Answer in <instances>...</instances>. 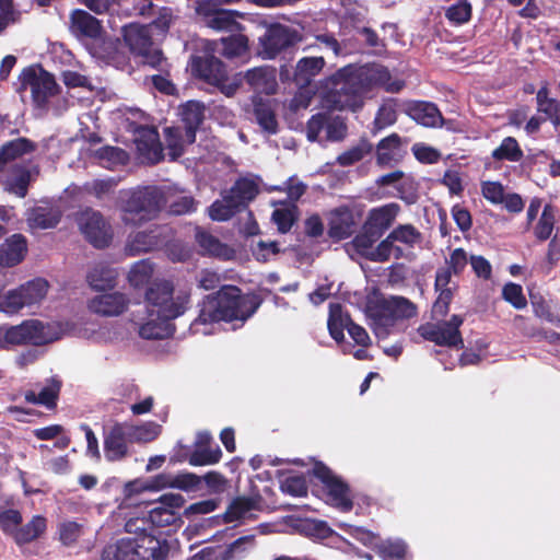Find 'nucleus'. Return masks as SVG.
Segmentation results:
<instances>
[{"mask_svg": "<svg viewBox=\"0 0 560 560\" xmlns=\"http://www.w3.org/2000/svg\"><path fill=\"white\" fill-rule=\"evenodd\" d=\"M257 293H243L237 285L225 284L199 303V314L194 325L215 324L220 322H246L262 304Z\"/></svg>", "mask_w": 560, "mask_h": 560, "instance_id": "f257e3e1", "label": "nucleus"}, {"mask_svg": "<svg viewBox=\"0 0 560 560\" xmlns=\"http://www.w3.org/2000/svg\"><path fill=\"white\" fill-rule=\"evenodd\" d=\"M390 79L388 69L381 65L355 67L348 65L339 69L332 81L338 89L331 93V102L337 109H351L363 105L362 97L374 86L384 85Z\"/></svg>", "mask_w": 560, "mask_h": 560, "instance_id": "f03ea898", "label": "nucleus"}, {"mask_svg": "<svg viewBox=\"0 0 560 560\" xmlns=\"http://www.w3.org/2000/svg\"><path fill=\"white\" fill-rule=\"evenodd\" d=\"M167 203L165 190L156 185L121 190L117 199L121 222L132 228H139L155 220Z\"/></svg>", "mask_w": 560, "mask_h": 560, "instance_id": "7ed1b4c3", "label": "nucleus"}, {"mask_svg": "<svg viewBox=\"0 0 560 560\" xmlns=\"http://www.w3.org/2000/svg\"><path fill=\"white\" fill-rule=\"evenodd\" d=\"M144 302L149 317L171 322L187 311L190 304V293L179 292L174 298L173 283L168 280H156L147 288Z\"/></svg>", "mask_w": 560, "mask_h": 560, "instance_id": "20e7f679", "label": "nucleus"}, {"mask_svg": "<svg viewBox=\"0 0 560 560\" xmlns=\"http://www.w3.org/2000/svg\"><path fill=\"white\" fill-rule=\"evenodd\" d=\"M399 210L400 207L395 202L372 208L368 212L361 231L352 240L355 250L366 257L375 248L374 244L393 225Z\"/></svg>", "mask_w": 560, "mask_h": 560, "instance_id": "39448f33", "label": "nucleus"}, {"mask_svg": "<svg viewBox=\"0 0 560 560\" xmlns=\"http://www.w3.org/2000/svg\"><path fill=\"white\" fill-rule=\"evenodd\" d=\"M258 194L259 186L254 179L238 177L222 196V200H215L210 206L209 215L213 221H228L236 213L244 211Z\"/></svg>", "mask_w": 560, "mask_h": 560, "instance_id": "423d86ee", "label": "nucleus"}, {"mask_svg": "<svg viewBox=\"0 0 560 560\" xmlns=\"http://www.w3.org/2000/svg\"><path fill=\"white\" fill-rule=\"evenodd\" d=\"M422 233L412 224H398L382 240L366 258L374 262H385L393 256L395 259L405 257L404 249L395 243H401L408 248H413L422 242Z\"/></svg>", "mask_w": 560, "mask_h": 560, "instance_id": "0eeeda50", "label": "nucleus"}, {"mask_svg": "<svg viewBox=\"0 0 560 560\" xmlns=\"http://www.w3.org/2000/svg\"><path fill=\"white\" fill-rule=\"evenodd\" d=\"M302 39L303 36L296 28L279 22L270 23L258 38V56L265 60H273L294 48Z\"/></svg>", "mask_w": 560, "mask_h": 560, "instance_id": "6e6552de", "label": "nucleus"}, {"mask_svg": "<svg viewBox=\"0 0 560 560\" xmlns=\"http://www.w3.org/2000/svg\"><path fill=\"white\" fill-rule=\"evenodd\" d=\"M122 37L131 54L141 57L144 65L163 70L165 58L162 50L154 47L151 31L148 26L140 24L124 26Z\"/></svg>", "mask_w": 560, "mask_h": 560, "instance_id": "1a4fd4ad", "label": "nucleus"}, {"mask_svg": "<svg viewBox=\"0 0 560 560\" xmlns=\"http://www.w3.org/2000/svg\"><path fill=\"white\" fill-rule=\"evenodd\" d=\"M19 79L22 88L26 89L28 86L31 89L32 101L37 108H46L49 98L60 92L54 74L42 66H38V68L33 66L24 68Z\"/></svg>", "mask_w": 560, "mask_h": 560, "instance_id": "9d476101", "label": "nucleus"}, {"mask_svg": "<svg viewBox=\"0 0 560 560\" xmlns=\"http://www.w3.org/2000/svg\"><path fill=\"white\" fill-rule=\"evenodd\" d=\"M464 318L454 314L448 320H439L438 323L421 324L417 331L427 341H431L440 347L463 349L464 339L459 327Z\"/></svg>", "mask_w": 560, "mask_h": 560, "instance_id": "9b49d317", "label": "nucleus"}, {"mask_svg": "<svg viewBox=\"0 0 560 560\" xmlns=\"http://www.w3.org/2000/svg\"><path fill=\"white\" fill-rule=\"evenodd\" d=\"M80 228L86 241L95 248L109 246L113 232L110 224L98 211H85L80 219Z\"/></svg>", "mask_w": 560, "mask_h": 560, "instance_id": "f8f14e48", "label": "nucleus"}, {"mask_svg": "<svg viewBox=\"0 0 560 560\" xmlns=\"http://www.w3.org/2000/svg\"><path fill=\"white\" fill-rule=\"evenodd\" d=\"M104 455L107 462H119L129 454V444L132 443L129 424L116 422L104 431Z\"/></svg>", "mask_w": 560, "mask_h": 560, "instance_id": "ddd939ff", "label": "nucleus"}, {"mask_svg": "<svg viewBox=\"0 0 560 560\" xmlns=\"http://www.w3.org/2000/svg\"><path fill=\"white\" fill-rule=\"evenodd\" d=\"M125 527L128 533L140 532L138 536L139 548H137L139 560H166L168 555L166 541L162 544L151 533H147L148 528L138 525V521H128Z\"/></svg>", "mask_w": 560, "mask_h": 560, "instance_id": "4468645a", "label": "nucleus"}, {"mask_svg": "<svg viewBox=\"0 0 560 560\" xmlns=\"http://www.w3.org/2000/svg\"><path fill=\"white\" fill-rule=\"evenodd\" d=\"M192 72L198 79L221 90L228 81L225 65L213 55L194 58Z\"/></svg>", "mask_w": 560, "mask_h": 560, "instance_id": "2eb2a0df", "label": "nucleus"}, {"mask_svg": "<svg viewBox=\"0 0 560 560\" xmlns=\"http://www.w3.org/2000/svg\"><path fill=\"white\" fill-rule=\"evenodd\" d=\"M21 324L25 345L40 347L57 341L61 337L60 328L52 323H44L39 319H25Z\"/></svg>", "mask_w": 560, "mask_h": 560, "instance_id": "dca6fc26", "label": "nucleus"}, {"mask_svg": "<svg viewBox=\"0 0 560 560\" xmlns=\"http://www.w3.org/2000/svg\"><path fill=\"white\" fill-rule=\"evenodd\" d=\"M405 113L412 120L428 128L442 127L444 118L439 107L428 101H410L405 105Z\"/></svg>", "mask_w": 560, "mask_h": 560, "instance_id": "f3484780", "label": "nucleus"}, {"mask_svg": "<svg viewBox=\"0 0 560 560\" xmlns=\"http://www.w3.org/2000/svg\"><path fill=\"white\" fill-rule=\"evenodd\" d=\"M358 223L353 211L341 206L330 212L328 221V235L336 241H342L350 237L357 230Z\"/></svg>", "mask_w": 560, "mask_h": 560, "instance_id": "a211bd4d", "label": "nucleus"}, {"mask_svg": "<svg viewBox=\"0 0 560 560\" xmlns=\"http://www.w3.org/2000/svg\"><path fill=\"white\" fill-rule=\"evenodd\" d=\"M69 30L75 37L96 39L102 35L103 26L98 19L82 9L70 13Z\"/></svg>", "mask_w": 560, "mask_h": 560, "instance_id": "6ab92c4d", "label": "nucleus"}, {"mask_svg": "<svg viewBox=\"0 0 560 560\" xmlns=\"http://www.w3.org/2000/svg\"><path fill=\"white\" fill-rule=\"evenodd\" d=\"M164 242L165 240L158 228L139 231L129 236L126 253L128 256H137L162 247Z\"/></svg>", "mask_w": 560, "mask_h": 560, "instance_id": "aec40b11", "label": "nucleus"}, {"mask_svg": "<svg viewBox=\"0 0 560 560\" xmlns=\"http://www.w3.org/2000/svg\"><path fill=\"white\" fill-rule=\"evenodd\" d=\"M27 254V240L15 233L0 244V267L10 268L21 264Z\"/></svg>", "mask_w": 560, "mask_h": 560, "instance_id": "412c9836", "label": "nucleus"}, {"mask_svg": "<svg viewBox=\"0 0 560 560\" xmlns=\"http://www.w3.org/2000/svg\"><path fill=\"white\" fill-rule=\"evenodd\" d=\"M376 165L380 167L393 166L399 163L405 154L401 137L393 132L383 138L375 148Z\"/></svg>", "mask_w": 560, "mask_h": 560, "instance_id": "4be33fe9", "label": "nucleus"}, {"mask_svg": "<svg viewBox=\"0 0 560 560\" xmlns=\"http://www.w3.org/2000/svg\"><path fill=\"white\" fill-rule=\"evenodd\" d=\"M129 300L120 292L105 293L93 298L89 303L91 312L102 316H118L122 314Z\"/></svg>", "mask_w": 560, "mask_h": 560, "instance_id": "5701e85b", "label": "nucleus"}, {"mask_svg": "<svg viewBox=\"0 0 560 560\" xmlns=\"http://www.w3.org/2000/svg\"><path fill=\"white\" fill-rule=\"evenodd\" d=\"M136 144L139 152L159 163L163 159V148L155 127L139 126L136 129Z\"/></svg>", "mask_w": 560, "mask_h": 560, "instance_id": "b1692460", "label": "nucleus"}, {"mask_svg": "<svg viewBox=\"0 0 560 560\" xmlns=\"http://www.w3.org/2000/svg\"><path fill=\"white\" fill-rule=\"evenodd\" d=\"M195 238L203 256H211L222 260H230L234 257L235 252L233 248L200 228H197Z\"/></svg>", "mask_w": 560, "mask_h": 560, "instance_id": "393cba45", "label": "nucleus"}, {"mask_svg": "<svg viewBox=\"0 0 560 560\" xmlns=\"http://www.w3.org/2000/svg\"><path fill=\"white\" fill-rule=\"evenodd\" d=\"M185 142L191 144L196 141V132L205 119V106L196 101L187 102L180 110Z\"/></svg>", "mask_w": 560, "mask_h": 560, "instance_id": "a878e982", "label": "nucleus"}, {"mask_svg": "<svg viewBox=\"0 0 560 560\" xmlns=\"http://www.w3.org/2000/svg\"><path fill=\"white\" fill-rule=\"evenodd\" d=\"M326 61L324 57H303L301 58L295 66L293 72V82L300 89H304L311 85L314 78L318 75L323 68L325 67Z\"/></svg>", "mask_w": 560, "mask_h": 560, "instance_id": "bb28decb", "label": "nucleus"}, {"mask_svg": "<svg viewBox=\"0 0 560 560\" xmlns=\"http://www.w3.org/2000/svg\"><path fill=\"white\" fill-rule=\"evenodd\" d=\"M118 272L107 262H97L86 275L89 285L95 291L112 290L116 285Z\"/></svg>", "mask_w": 560, "mask_h": 560, "instance_id": "cd10ccee", "label": "nucleus"}, {"mask_svg": "<svg viewBox=\"0 0 560 560\" xmlns=\"http://www.w3.org/2000/svg\"><path fill=\"white\" fill-rule=\"evenodd\" d=\"M137 548H139L138 537L120 538L103 549L101 560H139Z\"/></svg>", "mask_w": 560, "mask_h": 560, "instance_id": "c85d7f7f", "label": "nucleus"}, {"mask_svg": "<svg viewBox=\"0 0 560 560\" xmlns=\"http://www.w3.org/2000/svg\"><path fill=\"white\" fill-rule=\"evenodd\" d=\"M47 530V518L43 515H34L26 524L20 525L14 530L13 540L18 546L27 545L39 537Z\"/></svg>", "mask_w": 560, "mask_h": 560, "instance_id": "c756f323", "label": "nucleus"}, {"mask_svg": "<svg viewBox=\"0 0 560 560\" xmlns=\"http://www.w3.org/2000/svg\"><path fill=\"white\" fill-rule=\"evenodd\" d=\"M253 106L254 116L260 128L269 135H276L279 130V125L271 102L256 97L253 101Z\"/></svg>", "mask_w": 560, "mask_h": 560, "instance_id": "7c9ffc66", "label": "nucleus"}, {"mask_svg": "<svg viewBox=\"0 0 560 560\" xmlns=\"http://www.w3.org/2000/svg\"><path fill=\"white\" fill-rule=\"evenodd\" d=\"M327 495L334 506L341 512H350L353 508V501L350 495V488L340 477L325 486Z\"/></svg>", "mask_w": 560, "mask_h": 560, "instance_id": "2f4dec72", "label": "nucleus"}, {"mask_svg": "<svg viewBox=\"0 0 560 560\" xmlns=\"http://www.w3.org/2000/svg\"><path fill=\"white\" fill-rule=\"evenodd\" d=\"M383 310L395 319H409L418 314L417 305L409 299L399 295L384 300Z\"/></svg>", "mask_w": 560, "mask_h": 560, "instance_id": "473e14b6", "label": "nucleus"}, {"mask_svg": "<svg viewBox=\"0 0 560 560\" xmlns=\"http://www.w3.org/2000/svg\"><path fill=\"white\" fill-rule=\"evenodd\" d=\"M246 83L257 92L266 94L275 93L276 80L273 73L264 67L253 68L246 71Z\"/></svg>", "mask_w": 560, "mask_h": 560, "instance_id": "72a5a7b5", "label": "nucleus"}, {"mask_svg": "<svg viewBox=\"0 0 560 560\" xmlns=\"http://www.w3.org/2000/svg\"><path fill=\"white\" fill-rule=\"evenodd\" d=\"M36 150V144L27 138H16L2 145L0 149V166Z\"/></svg>", "mask_w": 560, "mask_h": 560, "instance_id": "f704fd0d", "label": "nucleus"}, {"mask_svg": "<svg viewBox=\"0 0 560 560\" xmlns=\"http://www.w3.org/2000/svg\"><path fill=\"white\" fill-rule=\"evenodd\" d=\"M61 211L52 207H35L28 215V224L37 229L55 228L61 220Z\"/></svg>", "mask_w": 560, "mask_h": 560, "instance_id": "c9c22d12", "label": "nucleus"}, {"mask_svg": "<svg viewBox=\"0 0 560 560\" xmlns=\"http://www.w3.org/2000/svg\"><path fill=\"white\" fill-rule=\"evenodd\" d=\"M258 502L249 497H236L228 505L222 517L224 523H233L245 518L249 512L256 510Z\"/></svg>", "mask_w": 560, "mask_h": 560, "instance_id": "e433bc0d", "label": "nucleus"}, {"mask_svg": "<svg viewBox=\"0 0 560 560\" xmlns=\"http://www.w3.org/2000/svg\"><path fill=\"white\" fill-rule=\"evenodd\" d=\"M220 54L228 59L242 57L249 50L248 37L240 33L222 37L220 39Z\"/></svg>", "mask_w": 560, "mask_h": 560, "instance_id": "4c0bfd02", "label": "nucleus"}, {"mask_svg": "<svg viewBox=\"0 0 560 560\" xmlns=\"http://www.w3.org/2000/svg\"><path fill=\"white\" fill-rule=\"evenodd\" d=\"M557 223V208L547 203L542 208V212L538 222L534 228V235L539 242H545L550 238Z\"/></svg>", "mask_w": 560, "mask_h": 560, "instance_id": "58836bf2", "label": "nucleus"}, {"mask_svg": "<svg viewBox=\"0 0 560 560\" xmlns=\"http://www.w3.org/2000/svg\"><path fill=\"white\" fill-rule=\"evenodd\" d=\"M242 14L235 10L222 9L206 25L215 31L241 32L244 26L236 21Z\"/></svg>", "mask_w": 560, "mask_h": 560, "instance_id": "ea45409f", "label": "nucleus"}, {"mask_svg": "<svg viewBox=\"0 0 560 560\" xmlns=\"http://www.w3.org/2000/svg\"><path fill=\"white\" fill-rule=\"evenodd\" d=\"M373 149V144L368 139L362 138L355 145L339 154L336 163L343 167L351 166L370 155Z\"/></svg>", "mask_w": 560, "mask_h": 560, "instance_id": "a19ab883", "label": "nucleus"}, {"mask_svg": "<svg viewBox=\"0 0 560 560\" xmlns=\"http://www.w3.org/2000/svg\"><path fill=\"white\" fill-rule=\"evenodd\" d=\"M175 327L170 322H162L156 317H150L140 329L139 334L144 339L159 340L172 336Z\"/></svg>", "mask_w": 560, "mask_h": 560, "instance_id": "79ce46f5", "label": "nucleus"}, {"mask_svg": "<svg viewBox=\"0 0 560 560\" xmlns=\"http://www.w3.org/2000/svg\"><path fill=\"white\" fill-rule=\"evenodd\" d=\"M491 156L494 161L520 162L524 153L514 137H505L500 145L492 151Z\"/></svg>", "mask_w": 560, "mask_h": 560, "instance_id": "37998d69", "label": "nucleus"}, {"mask_svg": "<svg viewBox=\"0 0 560 560\" xmlns=\"http://www.w3.org/2000/svg\"><path fill=\"white\" fill-rule=\"evenodd\" d=\"M133 521H138L141 523V526H144L147 523H150L155 527H165L168 525L175 524L177 521H180V516L175 511L167 510L166 508H162L156 505L152 508L148 513V518H135Z\"/></svg>", "mask_w": 560, "mask_h": 560, "instance_id": "c03bdc74", "label": "nucleus"}, {"mask_svg": "<svg viewBox=\"0 0 560 560\" xmlns=\"http://www.w3.org/2000/svg\"><path fill=\"white\" fill-rule=\"evenodd\" d=\"M22 299H24L26 306L39 303L47 294L48 282L45 279L37 278L28 281L21 287Z\"/></svg>", "mask_w": 560, "mask_h": 560, "instance_id": "a18cd8bd", "label": "nucleus"}, {"mask_svg": "<svg viewBox=\"0 0 560 560\" xmlns=\"http://www.w3.org/2000/svg\"><path fill=\"white\" fill-rule=\"evenodd\" d=\"M164 137L171 160H177L184 153L185 131H183L182 126L166 127Z\"/></svg>", "mask_w": 560, "mask_h": 560, "instance_id": "49530a36", "label": "nucleus"}, {"mask_svg": "<svg viewBox=\"0 0 560 560\" xmlns=\"http://www.w3.org/2000/svg\"><path fill=\"white\" fill-rule=\"evenodd\" d=\"M154 271V265L150 259H142L135 262L128 273V281L131 287L140 288L150 282Z\"/></svg>", "mask_w": 560, "mask_h": 560, "instance_id": "de8ad7c7", "label": "nucleus"}, {"mask_svg": "<svg viewBox=\"0 0 560 560\" xmlns=\"http://www.w3.org/2000/svg\"><path fill=\"white\" fill-rule=\"evenodd\" d=\"M221 457L222 451L219 445L214 447H195V450L189 453L187 462L191 466H208L219 463Z\"/></svg>", "mask_w": 560, "mask_h": 560, "instance_id": "09e8293b", "label": "nucleus"}, {"mask_svg": "<svg viewBox=\"0 0 560 560\" xmlns=\"http://www.w3.org/2000/svg\"><path fill=\"white\" fill-rule=\"evenodd\" d=\"M94 156L108 167L116 165H126L129 161L128 153L118 147L104 145L95 150Z\"/></svg>", "mask_w": 560, "mask_h": 560, "instance_id": "8fccbe9b", "label": "nucleus"}, {"mask_svg": "<svg viewBox=\"0 0 560 560\" xmlns=\"http://www.w3.org/2000/svg\"><path fill=\"white\" fill-rule=\"evenodd\" d=\"M472 14L468 0H458L445 10V18L453 25H463L470 21Z\"/></svg>", "mask_w": 560, "mask_h": 560, "instance_id": "3c124183", "label": "nucleus"}, {"mask_svg": "<svg viewBox=\"0 0 560 560\" xmlns=\"http://www.w3.org/2000/svg\"><path fill=\"white\" fill-rule=\"evenodd\" d=\"M280 490L295 498L307 495V482L303 475H289L280 480Z\"/></svg>", "mask_w": 560, "mask_h": 560, "instance_id": "603ef678", "label": "nucleus"}, {"mask_svg": "<svg viewBox=\"0 0 560 560\" xmlns=\"http://www.w3.org/2000/svg\"><path fill=\"white\" fill-rule=\"evenodd\" d=\"M61 386L62 383L57 376L48 378L46 386L38 393L40 405L48 409L56 408Z\"/></svg>", "mask_w": 560, "mask_h": 560, "instance_id": "864d4df0", "label": "nucleus"}, {"mask_svg": "<svg viewBox=\"0 0 560 560\" xmlns=\"http://www.w3.org/2000/svg\"><path fill=\"white\" fill-rule=\"evenodd\" d=\"M25 345L22 324L0 326V349Z\"/></svg>", "mask_w": 560, "mask_h": 560, "instance_id": "5fc2aeb1", "label": "nucleus"}, {"mask_svg": "<svg viewBox=\"0 0 560 560\" xmlns=\"http://www.w3.org/2000/svg\"><path fill=\"white\" fill-rule=\"evenodd\" d=\"M171 480L172 481H167L170 488L180 489L186 492L200 490L201 476H198L194 472H179L175 475Z\"/></svg>", "mask_w": 560, "mask_h": 560, "instance_id": "6e6d98bb", "label": "nucleus"}, {"mask_svg": "<svg viewBox=\"0 0 560 560\" xmlns=\"http://www.w3.org/2000/svg\"><path fill=\"white\" fill-rule=\"evenodd\" d=\"M82 534V525L74 521H65L58 526L59 540L63 546L74 545Z\"/></svg>", "mask_w": 560, "mask_h": 560, "instance_id": "4d7b16f0", "label": "nucleus"}, {"mask_svg": "<svg viewBox=\"0 0 560 560\" xmlns=\"http://www.w3.org/2000/svg\"><path fill=\"white\" fill-rule=\"evenodd\" d=\"M296 207L291 209L281 208L272 212V220L277 224L278 231L282 234L288 233L296 221Z\"/></svg>", "mask_w": 560, "mask_h": 560, "instance_id": "13d9d810", "label": "nucleus"}, {"mask_svg": "<svg viewBox=\"0 0 560 560\" xmlns=\"http://www.w3.org/2000/svg\"><path fill=\"white\" fill-rule=\"evenodd\" d=\"M131 441L135 442H151L160 434V425L149 422L142 425L129 424Z\"/></svg>", "mask_w": 560, "mask_h": 560, "instance_id": "bf43d9fd", "label": "nucleus"}, {"mask_svg": "<svg viewBox=\"0 0 560 560\" xmlns=\"http://www.w3.org/2000/svg\"><path fill=\"white\" fill-rule=\"evenodd\" d=\"M502 298L516 310H522L527 305V300L523 293L521 284L509 282L502 289Z\"/></svg>", "mask_w": 560, "mask_h": 560, "instance_id": "052dcab7", "label": "nucleus"}, {"mask_svg": "<svg viewBox=\"0 0 560 560\" xmlns=\"http://www.w3.org/2000/svg\"><path fill=\"white\" fill-rule=\"evenodd\" d=\"M205 482L209 493L221 494L229 487L228 478L220 471L210 470L201 476V483Z\"/></svg>", "mask_w": 560, "mask_h": 560, "instance_id": "680f3d73", "label": "nucleus"}, {"mask_svg": "<svg viewBox=\"0 0 560 560\" xmlns=\"http://www.w3.org/2000/svg\"><path fill=\"white\" fill-rule=\"evenodd\" d=\"M325 131L328 141H341L347 136L348 127L342 117L329 114Z\"/></svg>", "mask_w": 560, "mask_h": 560, "instance_id": "e2e57ef3", "label": "nucleus"}, {"mask_svg": "<svg viewBox=\"0 0 560 560\" xmlns=\"http://www.w3.org/2000/svg\"><path fill=\"white\" fill-rule=\"evenodd\" d=\"M23 517L19 510L7 509L0 512V527L13 538L14 530L22 524Z\"/></svg>", "mask_w": 560, "mask_h": 560, "instance_id": "0e129e2a", "label": "nucleus"}, {"mask_svg": "<svg viewBox=\"0 0 560 560\" xmlns=\"http://www.w3.org/2000/svg\"><path fill=\"white\" fill-rule=\"evenodd\" d=\"M329 113H317L313 115L306 124V137L308 141H316L319 133L326 130Z\"/></svg>", "mask_w": 560, "mask_h": 560, "instance_id": "69168bd1", "label": "nucleus"}, {"mask_svg": "<svg viewBox=\"0 0 560 560\" xmlns=\"http://www.w3.org/2000/svg\"><path fill=\"white\" fill-rule=\"evenodd\" d=\"M440 293L432 306V317L434 319L443 318L450 311V304L453 300V292L451 289L439 290Z\"/></svg>", "mask_w": 560, "mask_h": 560, "instance_id": "338daca9", "label": "nucleus"}, {"mask_svg": "<svg viewBox=\"0 0 560 560\" xmlns=\"http://www.w3.org/2000/svg\"><path fill=\"white\" fill-rule=\"evenodd\" d=\"M482 196L491 203L499 205L504 199V188L499 182H485L481 185Z\"/></svg>", "mask_w": 560, "mask_h": 560, "instance_id": "774afa93", "label": "nucleus"}]
</instances>
